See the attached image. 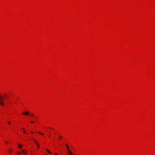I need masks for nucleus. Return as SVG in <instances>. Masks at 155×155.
Returning a JSON list of instances; mask_svg holds the SVG:
<instances>
[{
    "label": "nucleus",
    "instance_id": "nucleus-14",
    "mask_svg": "<svg viewBox=\"0 0 155 155\" xmlns=\"http://www.w3.org/2000/svg\"><path fill=\"white\" fill-rule=\"evenodd\" d=\"M48 152L49 153H51L49 151H48Z\"/></svg>",
    "mask_w": 155,
    "mask_h": 155
},
{
    "label": "nucleus",
    "instance_id": "nucleus-4",
    "mask_svg": "<svg viewBox=\"0 0 155 155\" xmlns=\"http://www.w3.org/2000/svg\"><path fill=\"white\" fill-rule=\"evenodd\" d=\"M34 142H35V143L37 145L38 148L39 147V145L38 144V142L36 141V140H34Z\"/></svg>",
    "mask_w": 155,
    "mask_h": 155
},
{
    "label": "nucleus",
    "instance_id": "nucleus-10",
    "mask_svg": "<svg viewBox=\"0 0 155 155\" xmlns=\"http://www.w3.org/2000/svg\"><path fill=\"white\" fill-rule=\"evenodd\" d=\"M12 150L11 149H10L9 150V152H12Z\"/></svg>",
    "mask_w": 155,
    "mask_h": 155
},
{
    "label": "nucleus",
    "instance_id": "nucleus-11",
    "mask_svg": "<svg viewBox=\"0 0 155 155\" xmlns=\"http://www.w3.org/2000/svg\"><path fill=\"white\" fill-rule=\"evenodd\" d=\"M20 152H18L17 153V154H18V155L20 154Z\"/></svg>",
    "mask_w": 155,
    "mask_h": 155
},
{
    "label": "nucleus",
    "instance_id": "nucleus-6",
    "mask_svg": "<svg viewBox=\"0 0 155 155\" xmlns=\"http://www.w3.org/2000/svg\"><path fill=\"white\" fill-rule=\"evenodd\" d=\"M68 154L69 155H73V153L70 150H68Z\"/></svg>",
    "mask_w": 155,
    "mask_h": 155
},
{
    "label": "nucleus",
    "instance_id": "nucleus-12",
    "mask_svg": "<svg viewBox=\"0 0 155 155\" xmlns=\"http://www.w3.org/2000/svg\"><path fill=\"white\" fill-rule=\"evenodd\" d=\"M31 123H34V122H33V121H31Z\"/></svg>",
    "mask_w": 155,
    "mask_h": 155
},
{
    "label": "nucleus",
    "instance_id": "nucleus-7",
    "mask_svg": "<svg viewBox=\"0 0 155 155\" xmlns=\"http://www.w3.org/2000/svg\"><path fill=\"white\" fill-rule=\"evenodd\" d=\"M18 147L19 148H21L22 147V145L21 144H19L18 145Z\"/></svg>",
    "mask_w": 155,
    "mask_h": 155
},
{
    "label": "nucleus",
    "instance_id": "nucleus-20",
    "mask_svg": "<svg viewBox=\"0 0 155 155\" xmlns=\"http://www.w3.org/2000/svg\"><path fill=\"white\" fill-rule=\"evenodd\" d=\"M31 133H33V132H31Z\"/></svg>",
    "mask_w": 155,
    "mask_h": 155
},
{
    "label": "nucleus",
    "instance_id": "nucleus-17",
    "mask_svg": "<svg viewBox=\"0 0 155 155\" xmlns=\"http://www.w3.org/2000/svg\"><path fill=\"white\" fill-rule=\"evenodd\" d=\"M23 132H24V133H25V130H24V131H23Z\"/></svg>",
    "mask_w": 155,
    "mask_h": 155
},
{
    "label": "nucleus",
    "instance_id": "nucleus-13",
    "mask_svg": "<svg viewBox=\"0 0 155 155\" xmlns=\"http://www.w3.org/2000/svg\"><path fill=\"white\" fill-rule=\"evenodd\" d=\"M5 143H8V142H7V141H5Z\"/></svg>",
    "mask_w": 155,
    "mask_h": 155
},
{
    "label": "nucleus",
    "instance_id": "nucleus-18",
    "mask_svg": "<svg viewBox=\"0 0 155 155\" xmlns=\"http://www.w3.org/2000/svg\"><path fill=\"white\" fill-rule=\"evenodd\" d=\"M5 95L6 97H7V96L6 95V94H5Z\"/></svg>",
    "mask_w": 155,
    "mask_h": 155
},
{
    "label": "nucleus",
    "instance_id": "nucleus-21",
    "mask_svg": "<svg viewBox=\"0 0 155 155\" xmlns=\"http://www.w3.org/2000/svg\"><path fill=\"white\" fill-rule=\"evenodd\" d=\"M55 155H57V154H55Z\"/></svg>",
    "mask_w": 155,
    "mask_h": 155
},
{
    "label": "nucleus",
    "instance_id": "nucleus-2",
    "mask_svg": "<svg viewBox=\"0 0 155 155\" xmlns=\"http://www.w3.org/2000/svg\"><path fill=\"white\" fill-rule=\"evenodd\" d=\"M23 114L24 115H26L27 116H28L29 115H30L32 117L34 116L33 114H29V113L28 111L23 112Z\"/></svg>",
    "mask_w": 155,
    "mask_h": 155
},
{
    "label": "nucleus",
    "instance_id": "nucleus-16",
    "mask_svg": "<svg viewBox=\"0 0 155 155\" xmlns=\"http://www.w3.org/2000/svg\"><path fill=\"white\" fill-rule=\"evenodd\" d=\"M46 150L48 152L49 150L48 149H46Z\"/></svg>",
    "mask_w": 155,
    "mask_h": 155
},
{
    "label": "nucleus",
    "instance_id": "nucleus-5",
    "mask_svg": "<svg viewBox=\"0 0 155 155\" xmlns=\"http://www.w3.org/2000/svg\"><path fill=\"white\" fill-rule=\"evenodd\" d=\"M67 148L68 151V150H70L69 148V147L68 145L67 144H65Z\"/></svg>",
    "mask_w": 155,
    "mask_h": 155
},
{
    "label": "nucleus",
    "instance_id": "nucleus-1",
    "mask_svg": "<svg viewBox=\"0 0 155 155\" xmlns=\"http://www.w3.org/2000/svg\"><path fill=\"white\" fill-rule=\"evenodd\" d=\"M5 100V97L3 96L2 95H0V104L2 105H4V104L2 103V102L3 101Z\"/></svg>",
    "mask_w": 155,
    "mask_h": 155
},
{
    "label": "nucleus",
    "instance_id": "nucleus-9",
    "mask_svg": "<svg viewBox=\"0 0 155 155\" xmlns=\"http://www.w3.org/2000/svg\"><path fill=\"white\" fill-rule=\"evenodd\" d=\"M38 133H39V134H41L42 135H43V134L41 133V132H38Z\"/></svg>",
    "mask_w": 155,
    "mask_h": 155
},
{
    "label": "nucleus",
    "instance_id": "nucleus-19",
    "mask_svg": "<svg viewBox=\"0 0 155 155\" xmlns=\"http://www.w3.org/2000/svg\"><path fill=\"white\" fill-rule=\"evenodd\" d=\"M21 129H24V128H21Z\"/></svg>",
    "mask_w": 155,
    "mask_h": 155
},
{
    "label": "nucleus",
    "instance_id": "nucleus-3",
    "mask_svg": "<svg viewBox=\"0 0 155 155\" xmlns=\"http://www.w3.org/2000/svg\"><path fill=\"white\" fill-rule=\"evenodd\" d=\"M27 153V151L26 150H23L21 152L22 153H24V154H26Z\"/></svg>",
    "mask_w": 155,
    "mask_h": 155
},
{
    "label": "nucleus",
    "instance_id": "nucleus-8",
    "mask_svg": "<svg viewBox=\"0 0 155 155\" xmlns=\"http://www.w3.org/2000/svg\"><path fill=\"white\" fill-rule=\"evenodd\" d=\"M8 124H11V122L10 121L8 122Z\"/></svg>",
    "mask_w": 155,
    "mask_h": 155
},
{
    "label": "nucleus",
    "instance_id": "nucleus-15",
    "mask_svg": "<svg viewBox=\"0 0 155 155\" xmlns=\"http://www.w3.org/2000/svg\"><path fill=\"white\" fill-rule=\"evenodd\" d=\"M59 138L60 139H61V136L59 137Z\"/></svg>",
    "mask_w": 155,
    "mask_h": 155
}]
</instances>
